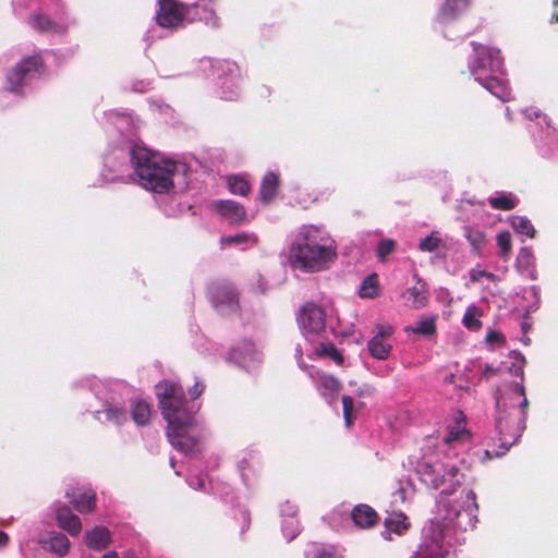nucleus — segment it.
Wrapping results in <instances>:
<instances>
[{
	"mask_svg": "<svg viewBox=\"0 0 558 558\" xmlns=\"http://www.w3.org/2000/svg\"><path fill=\"white\" fill-rule=\"evenodd\" d=\"M472 47L475 52V61L471 66L472 74L475 77L483 76L482 71L486 70L492 63L489 49L475 41L472 43Z\"/></svg>",
	"mask_w": 558,
	"mask_h": 558,
	"instance_id": "obj_21",
	"label": "nucleus"
},
{
	"mask_svg": "<svg viewBox=\"0 0 558 558\" xmlns=\"http://www.w3.org/2000/svg\"><path fill=\"white\" fill-rule=\"evenodd\" d=\"M403 296L410 302L414 308H421L427 303V295L424 286L409 288Z\"/></svg>",
	"mask_w": 558,
	"mask_h": 558,
	"instance_id": "obj_26",
	"label": "nucleus"
},
{
	"mask_svg": "<svg viewBox=\"0 0 558 558\" xmlns=\"http://www.w3.org/2000/svg\"><path fill=\"white\" fill-rule=\"evenodd\" d=\"M451 492L442 489L439 498L437 499L438 514L442 520L449 522L456 520L460 515L462 509L460 505L451 502V500L448 498Z\"/></svg>",
	"mask_w": 558,
	"mask_h": 558,
	"instance_id": "obj_18",
	"label": "nucleus"
},
{
	"mask_svg": "<svg viewBox=\"0 0 558 558\" xmlns=\"http://www.w3.org/2000/svg\"><path fill=\"white\" fill-rule=\"evenodd\" d=\"M520 375L523 376V369L522 367L519 368Z\"/></svg>",
	"mask_w": 558,
	"mask_h": 558,
	"instance_id": "obj_57",
	"label": "nucleus"
},
{
	"mask_svg": "<svg viewBox=\"0 0 558 558\" xmlns=\"http://www.w3.org/2000/svg\"><path fill=\"white\" fill-rule=\"evenodd\" d=\"M465 499L468 502H470L475 509H477L476 504V495L473 490H466L465 492Z\"/></svg>",
	"mask_w": 558,
	"mask_h": 558,
	"instance_id": "obj_46",
	"label": "nucleus"
},
{
	"mask_svg": "<svg viewBox=\"0 0 558 558\" xmlns=\"http://www.w3.org/2000/svg\"><path fill=\"white\" fill-rule=\"evenodd\" d=\"M487 343H504L505 338L502 333L496 331V330H489L485 338Z\"/></svg>",
	"mask_w": 558,
	"mask_h": 558,
	"instance_id": "obj_43",
	"label": "nucleus"
},
{
	"mask_svg": "<svg viewBox=\"0 0 558 558\" xmlns=\"http://www.w3.org/2000/svg\"><path fill=\"white\" fill-rule=\"evenodd\" d=\"M464 236L475 252H480L486 245V235L480 229L465 227Z\"/></svg>",
	"mask_w": 558,
	"mask_h": 558,
	"instance_id": "obj_29",
	"label": "nucleus"
},
{
	"mask_svg": "<svg viewBox=\"0 0 558 558\" xmlns=\"http://www.w3.org/2000/svg\"><path fill=\"white\" fill-rule=\"evenodd\" d=\"M477 81L484 88L502 101L510 98V89L506 82L496 76H476Z\"/></svg>",
	"mask_w": 558,
	"mask_h": 558,
	"instance_id": "obj_17",
	"label": "nucleus"
},
{
	"mask_svg": "<svg viewBox=\"0 0 558 558\" xmlns=\"http://www.w3.org/2000/svg\"><path fill=\"white\" fill-rule=\"evenodd\" d=\"M65 496L81 513L92 512L96 507V494L93 490L71 489L65 493Z\"/></svg>",
	"mask_w": 558,
	"mask_h": 558,
	"instance_id": "obj_14",
	"label": "nucleus"
},
{
	"mask_svg": "<svg viewBox=\"0 0 558 558\" xmlns=\"http://www.w3.org/2000/svg\"><path fill=\"white\" fill-rule=\"evenodd\" d=\"M57 521L59 526L72 536L80 534L82 531L80 518L66 506H61L57 509Z\"/></svg>",
	"mask_w": 558,
	"mask_h": 558,
	"instance_id": "obj_16",
	"label": "nucleus"
},
{
	"mask_svg": "<svg viewBox=\"0 0 558 558\" xmlns=\"http://www.w3.org/2000/svg\"><path fill=\"white\" fill-rule=\"evenodd\" d=\"M416 472L421 476L422 482L435 489H439L445 484L447 477L451 487L460 485V480L458 478L459 469L439 459L435 461L422 459V461L417 462Z\"/></svg>",
	"mask_w": 558,
	"mask_h": 558,
	"instance_id": "obj_5",
	"label": "nucleus"
},
{
	"mask_svg": "<svg viewBox=\"0 0 558 558\" xmlns=\"http://www.w3.org/2000/svg\"><path fill=\"white\" fill-rule=\"evenodd\" d=\"M105 414L108 421L121 425L128 420V414L123 409L117 407H108L105 410Z\"/></svg>",
	"mask_w": 558,
	"mask_h": 558,
	"instance_id": "obj_36",
	"label": "nucleus"
},
{
	"mask_svg": "<svg viewBox=\"0 0 558 558\" xmlns=\"http://www.w3.org/2000/svg\"><path fill=\"white\" fill-rule=\"evenodd\" d=\"M453 378H454V375H452V374H451V375H449V376H447V377H446L445 381H446L447 384H450V383H452V381H453Z\"/></svg>",
	"mask_w": 558,
	"mask_h": 558,
	"instance_id": "obj_53",
	"label": "nucleus"
},
{
	"mask_svg": "<svg viewBox=\"0 0 558 558\" xmlns=\"http://www.w3.org/2000/svg\"><path fill=\"white\" fill-rule=\"evenodd\" d=\"M440 240L434 235L425 236L420 241L418 247L423 252H434L439 246Z\"/></svg>",
	"mask_w": 558,
	"mask_h": 558,
	"instance_id": "obj_41",
	"label": "nucleus"
},
{
	"mask_svg": "<svg viewBox=\"0 0 558 558\" xmlns=\"http://www.w3.org/2000/svg\"><path fill=\"white\" fill-rule=\"evenodd\" d=\"M511 227L515 232L526 235L531 239L535 236V229L530 219L523 216H512L510 218Z\"/></svg>",
	"mask_w": 558,
	"mask_h": 558,
	"instance_id": "obj_28",
	"label": "nucleus"
},
{
	"mask_svg": "<svg viewBox=\"0 0 558 558\" xmlns=\"http://www.w3.org/2000/svg\"><path fill=\"white\" fill-rule=\"evenodd\" d=\"M553 4H554L555 7H558V0H554V1H553Z\"/></svg>",
	"mask_w": 558,
	"mask_h": 558,
	"instance_id": "obj_56",
	"label": "nucleus"
},
{
	"mask_svg": "<svg viewBox=\"0 0 558 558\" xmlns=\"http://www.w3.org/2000/svg\"><path fill=\"white\" fill-rule=\"evenodd\" d=\"M378 277L372 274L362 281L359 294L363 299H374L378 295Z\"/></svg>",
	"mask_w": 558,
	"mask_h": 558,
	"instance_id": "obj_27",
	"label": "nucleus"
},
{
	"mask_svg": "<svg viewBox=\"0 0 558 558\" xmlns=\"http://www.w3.org/2000/svg\"><path fill=\"white\" fill-rule=\"evenodd\" d=\"M497 244L500 248V256L507 257L512 248L511 234L508 231H502L497 234Z\"/></svg>",
	"mask_w": 558,
	"mask_h": 558,
	"instance_id": "obj_37",
	"label": "nucleus"
},
{
	"mask_svg": "<svg viewBox=\"0 0 558 558\" xmlns=\"http://www.w3.org/2000/svg\"><path fill=\"white\" fill-rule=\"evenodd\" d=\"M385 530L381 532L385 539L391 541L390 534H396L398 536L404 535L410 526L411 523L409 521V518L402 513H391L389 517L385 519L384 522Z\"/></svg>",
	"mask_w": 558,
	"mask_h": 558,
	"instance_id": "obj_15",
	"label": "nucleus"
},
{
	"mask_svg": "<svg viewBox=\"0 0 558 558\" xmlns=\"http://www.w3.org/2000/svg\"><path fill=\"white\" fill-rule=\"evenodd\" d=\"M123 558H136L133 553H128Z\"/></svg>",
	"mask_w": 558,
	"mask_h": 558,
	"instance_id": "obj_55",
	"label": "nucleus"
},
{
	"mask_svg": "<svg viewBox=\"0 0 558 558\" xmlns=\"http://www.w3.org/2000/svg\"><path fill=\"white\" fill-rule=\"evenodd\" d=\"M33 27L40 33L62 34L66 27L56 23L48 15L37 14L33 16Z\"/></svg>",
	"mask_w": 558,
	"mask_h": 558,
	"instance_id": "obj_22",
	"label": "nucleus"
},
{
	"mask_svg": "<svg viewBox=\"0 0 558 558\" xmlns=\"http://www.w3.org/2000/svg\"><path fill=\"white\" fill-rule=\"evenodd\" d=\"M412 331L423 336H432L436 332L435 320L432 318L422 319L415 328H412Z\"/></svg>",
	"mask_w": 558,
	"mask_h": 558,
	"instance_id": "obj_38",
	"label": "nucleus"
},
{
	"mask_svg": "<svg viewBox=\"0 0 558 558\" xmlns=\"http://www.w3.org/2000/svg\"><path fill=\"white\" fill-rule=\"evenodd\" d=\"M325 386L326 387H333V386H338V383L335 378L332 377H328L325 379Z\"/></svg>",
	"mask_w": 558,
	"mask_h": 558,
	"instance_id": "obj_50",
	"label": "nucleus"
},
{
	"mask_svg": "<svg viewBox=\"0 0 558 558\" xmlns=\"http://www.w3.org/2000/svg\"><path fill=\"white\" fill-rule=\"evenodd\" d=\"M350 515L357 529H372L379 521L376 510L366 504L356 505L351 510Z\"/></svg>",
	"mask_w": 558,
	"mask_h": 558,
	"instance_id": "obj_13",
	"label": "nucleus"
},
{
	"mask_svg": "<svg viewBox=\"0 0 558 558\" xmlns=\"http://www.w3.org/2000/svg\"><path fill=\"white\" fill-rule=\"evenodd\" d=\"M9 541V535L5 532L0 531V548L7 546Z\"/></svg>",
	"mask_w": 558,
	"mask_h": 558,
	"instance_id": "obj_48",
	"label": "nucleus"
},
{
	"mask_svg": "<svg viewBox=\"0 0 558 558\" xmlns=\"http://www.w3.org/2000/svg\"><path fill=\"white\" fill-rule=\"evenodd\" d=\"M466 417L462 412L456 420L454 425L447 427V434L442 437V442L449 445V449H459L461 445L471 441V433L465 427Z\"/></svg>",
	"mask_w": 558,
	"mask_h": 558,
	"instance_id": "obj_11",
	"label": "nucleus"
},
{
	"mask_svg": "<svg viewBox=\"0 0 558 558\" xmlns=\"http://www.w3.org/2000/svg\"><path fill=\"white\" fill-rule=\"evenodd\" d=\"M393 327L390 325H377L375 333L367 343V350L372 357L385 361L389 357L392 344Z\"/></svg>",
	"mask_w": 558,
	"mask_h": 558,
	"instance_id": "obj_10",
	"label": "nucleus"
},
{
	"mask_svg": "<svg viewBox=\"0 0 558 558\" xmlns=\"http://www.w3.org/2000/svg\"><path fill=\"white\" fill-rule=\"evenodd\" d=\"M488 203L492 208L498 210H511L517 206L518 201L507 195L490 197Z\"/></svg>",
	"mask_w": 558,
	"mask_h": 558,
	"instance_id": "obj_33",
	"label": "nucleus"
},
{
	"mask_svg": "<svg viewBox=\"0 0 558 558\" xmlns=\"http://www.w3.org/2000/svg\"><path fill=\"white\" fill-rule=\"evenodd\" d=\"M131 163L140 185L145 190L163 194L173 189V177L179 171V163L140 146L131 149Z\"/></svg>",
	"mask_w": 558,
	"mask_h": 558,
	"instance_id": "obj_3",
	"label": "nucleus"
},
{
	"mask_svg": "<svg viewBox=\"0 0 558 558\" xmlns=\"http://www.w3.org/2000/svg\"><path fill=\"white\" fill-rule=\"evenodd\" d=\"M156 388L161 413L168 422L167 435L171 445L178 451L193 452L196 441L187 435V427L192 424L193 416L186 410L182 387L165 381Z\"/></svg>",
	"mask_w": 558,
	"mask_h": 558,
	"instance_id": "obj_2",
	"label": "nucleus"
},
{
	"mask_svg": "<svg viewBox=\"0 0 558 558\" xmlns=\"http://www.w3.org/2000/svg\"><path fill=\"white\" fill-rule=\"evenodd\" d=\"M110 532L105 526H96L85 534L87 547L94 550L105 549L110 544Z\"/></svg>",
	"mask_w": 558,
	"mask_h": 558,
	"instance_id": "obj_19",
	"label": "nucleus"
},
{
	"mask_svg": "<svg viewBox=\"0 0 558 558\" xmlns=\"http://www.w3.org/2000/svg\"><path fill=\"white\" fill-rule=\"evenodd\" d=\"M101 558H119L118 553L112 550L104 555Z\"/></svg>",
	"mask_w": 558,
	"mask_h": 558,
	"instance_id": "obj_51",
	"label": "nucleus"
},
{
	"mask_svg": "<svg viewBox=\"0 0 558 558\" xmlns=\"http://www.w3.org/2000/svg\"><path fill=\"white\" fill-rule=\"evenodd\" d=\"M319 353L330 356L339 365L343 362L342 354L332 343H322Z\"/></svg>",
	"mask_w": 558,
	"mask_h": 558,
	"instance_id": "obj_40",
	"label": "nucleus"
},
{
	"mask_svg": "<svg viewBox=\"0 0 558 558\" xmlns=\"http://www.w3.org/2000/svg\"><path fill=\"white\" fill-rule=\"evenodd\" d=\"M210 14H211V25L218 26V17L216 16V14L213 11L210 12Z\"/></svg>",
	"mask_w": 558,
	"mask_h": 558,
	"instance_id": "obj_52",
	"label": "nucleus"
},
{
	"mask_svg": "<svg viewBox=\"0 0 558 558\" xmlns=\"http://www.w3.org/2000/svg\"><path fill=\"white\" fill-rule=\"evenodd\" d=\"M551 22H553V23H558V13H554V14L551 15Z\"/></svg>",
	"mask_w": 558,
	"mask_h": 558,
	"instance_id": "obj_54",
	"label": "nucleus"
},
{
	"mask_svg": "<svg viewBox=\"0 0 558 558\" xmlns=\"http://www.w3.org/2000/svg\"><path fill=\"white\" fill-rule=\"evenodd\" d=\"M482 315V312L478 307L472 305L469 306L463 315L462 323L465 328L469 330H480L482 328V323L478 317Z\"/></svg>",
	"mask_w": 558,
	"mask_h": 558,
	"instance_id": "obj_30",
	"label": "nucleus"
},
{
	"mask_svg": "<svg viewBox=\"0 0 558 558\" xmlns=\"http://www.w3.org/2000/svg\"><path fill=\"white\" fill-rule=\"evenodd\" d=\"M214 209L230 225H241L246 221V210L243 205L229 199L217 201L213 204Z\"/></svg>",
	"mask_w": 558,
	"mask_h": 558,
	"instance_id": "obj_12",
	"label": "nucleus"
},
{
	"mask_svg": "<svg viewBox=\"0 0 558 558\" xmlns=\"http://www.w3.org/2000/svg\"><path fill=\"white\" fill-rule=\"evenodd\" d=\"M497 374V369L493 366L486 364L483 369V377L486 379H489L490 377L495 376Z\"/></svg>",
	"mask_w": 558,
	"mask_h": 558,
	"instance_id": "obj_45",
	"label": "nucleus"
},
{
	"mask_svg": "<svg viewBox=\"0 0 558 558\" xmlns=\"http://www.w3.org/2000/svg\"><path fill=\"white\" fill-rule=\"evenodd\" d=\"M298 324L305 336H317L325 330L326 314L319 305L307 302L299 311Z\"/></svg>",
	"mask_w": 558,
	"mask_h": 558,
	"instance_id": "obj_9",
	"label": "nucleus"
},
{
	"mask_svg": "<svg viewBox=\"0 0 558 558\" xmlns=\"http://www.w3.org/2000/svg\"><path fill=\"white\" fill-rule=\"evenodd\" d=\"M44 60L40 53L24 57L7 74L8 88L17 92L26 81L44 71Z\"/></svg>",
	"mask_w": 558,
	"mask_h": 558,
	"instance_id": "obj_7",
	"label": "nucleus"
},
{
	"mask_svg": "<svg viewBox=\"0 0 558 558\" xmlns=\"http://www.w3.org/2000/svg\"><path fill=\"white\" fill-rule=\"evenodd\" d=\"M342 409H343V417L347 427H351L354 423L356 415L354 412V401L353 398L350 396H342Z\"/></svg>",
	"mask_w": 558,
	"mask_h": 558,
	"instance_id": "obj_34",
	"label": "nucleus"
},
{
	"mask_svg": "<svg viewBox=\"0 0 558 558\" xmlns=\"http://www.w3.org/2000/svg\"><path fill=\"white\" fill-rule=\"evenodd\" d=\"M496 408L499 412L504 411L502 408H506L507 407V402H506V399H502L498 392L496 393Z\"/></svg>",
	"mask_w": 558,
	"mask_h": 558,
	"instance_id": "obj_47",
	"label": "nucleus"
},
{
	"mask_svg": "<svg viewBox=\"0 0 558 558\" xmlns=\"http://www.w3.org/2000/svg\"><path fill=\"white\" fill-rule=\"evenodd\" d=\"M156 22L163 28H177L185 21L190 8L175 0H159Z\"/></svg>",
	"mask_w": 558,
	"mask_h": 558,
	"instance_id": "obj_8",
	"label": "nucleus"
},
{
	"mask_svg": "<svg viewBox=\"0 0 558 558\" xmlns=\"http://www.w3.org/2000/svg\"><path fill=\"white\" fill-rule=\"evenodd\" d=\"M258 238L254 233L242 232L234 235L222 236L220 244L223 246L235 245L242 250L256 245Z\"/></svg>",
	"mask_w": 558,
	"mask_h": 558,
	"instance_id": "obj_23",
	"label": "nucleus"
},
{
	"mask_svg": "<svg viewBox=\"0 0 558 558\" xmlns=\"http://www.w3.org/2000/svg\"><path fill=\"white\" fill-rule=\"evenodd\" d=\"M131 415L137 425L144 426L150 421V405L146 401L137 400L131 405Z\"/></svg>",
	"mask_w": 558,
	"mask_h": 558,
	"instance_id": "obj_24",
	"label": "nucleus"
},
{
	"mask_svg": "<svg viewBox=\"0 0 558 558\" xmlns=\"http://www.w3.org/2000/svg\"><path fill=\"white\" fill-rule=\"evenodd\" d=\"M207 294L213 306L221 314H234L241 308L240 293L231 281L213 282Z\"/></svg>",
	"mask_w": 558,
	"mask_h": 558,
	"instance_id": "obj_6",
	"label": "nucleus"
},
{
	"mask_svg": "<svg viewBox=\"0 0 558 558\" xmlns=\"http://www.w3.org/2000/svg\"><path fill=\"white\" fill-rule=\"evenodd\" d=\"M470 3V0H446L441 7V14L447 17H456L465 12Z\"/></svg>",
	"mask_w": 558,
	"mask_h": 558,
	"instance_id": "obj_25",
	"label": "nucleus"
},
{
	"mask_svg": "<svg viewBox=\"0 0 558 558\" xmlns=\"http://www.w3.org/2000/svg\"><path fill=\"white\" fill-rule=\"evenodd\" d=\"M315 558H340V555L333 546H327L319 548L315 554Z\"/></svg>",
	"mask_w": 558,
	"mask_h": 558,
	"instance_id": "obj_42",
	"label": "nucleus"
},
{
	"mask_svg": "<svg viewBox=\"0 0 558 558\" xmlns=\"http://www.w3.org/2000/svg\"><path fill=\"white\" fill-rule=\"evenodd\" d=\"M229 190L236 195L245 196L250 192V184L240 177H230L228 180Z\"/></svg>",
	"mask_w": 558,
	"mask_h": 558,
	"instance_id": "obj_35",
	"label": "nucleus"
},
{
	"mask_svg": "<svg viewBox=\"0 0 558 558\" xmlns=\"http://www.w3.org/2000/svg\"><path fill=\"white\" fill-rule=\"evenodd\" d=\"M513 401L521 399L518 408L511 405L509 417L499 415L497 417V428L500 435V448L509 450L521 437L525 428L526 413L529 409V400L525 396V388L523 384H514L512 386L511 396L508 398Z\"/></svg>",
	"mask_w": 558,
	"mask_h": 558,
	"instance_id": "obj_4",
	"label": "nucleus"
},
{
	"mask_svg": "<svg viewBox=\"0 0 558 558\" xmlns=\"http://www.w3.org/2000/svg\"><path fill=\"white\" fill-rule=\"evenodd\" d=\"M337 256L336 242L315 226H303L289 250L291 266L305 272H318L330 268Z\"/></svg>",
	"mask_w": 558,
	"mask_h": 558,
	"instance_id": "obj_1",
	"label": "nucleus"
},
{
	"mask_svg": "<svg viewBox=\"0 0 558 558\" xmlns=\"http://www.w3.org/2000/svg\"><path fill=\"white\" fill-rule=\"evenodd\" d=\"M49 547L53 553L63 556L70 548V541L64 534L56 533L49 539Z\"/></svg>",
	"mask_w": 558,
	"mask_h": 558,
	"instance_id": "obj_31",
	"label": "nucleus"
},
{
	"mask_svg": "<svg viewBox=\"0 0 558 558\" xmlns=\"http://www.w3.org/2000/svg\"><path fill=\"white\" fill-rule=\"evenodd\" d=\"M482 276L490 277L492 275L487 274L486 271H478L477 275L475 272H472L471 279H472V281H477L480 279V277H482Z\"/></svg>",
	"mask_w": 558,
	"mask_h": 558,
	"instance_id": "obj_49",
	"label": "nucleus"
},
{
	"mask_svg": "<svg viewBox=\"0 0 558 558\" xmlns=\"http://www.w3.org/2000/svg\"><path fill=\"white\" fill-rule=\"evenodd\" d=\"M534 255L530 247H522L517 256V267L521 271L529 270L534 266Z\"/></svg>",
	"mask_w": 558,
	"mask_h": 558,
	"instance_id": "obj_32",
	"label": "nucleus"
},
{
	"mask_svg": "<svg viewBox=\"0 0 558 558\" xmlns=\"http://www.w3.org/2000/svg\"><path fill=\"white\" fill-rule=\"evenodd\" d=\"M396 243L393 240L385 239L381 240L376 250L377 258L380 262H385L386 257L395 250Z\"/></svg>",
	"mask_w": 558,
	"mask_h": 558,
	"instance_id": "obj_39",
	"label": "nucleus"
},
{
	"mask_svg": "<svg viewBox=\"0 0 558 558\" xmlns=\"http://www.w3.org/2000/svg\"><path fill=\"white\" fill-rule=\"evenodd\" d=\"M205 386L202 383H195L190 389V396L192 399H197L204 392Z\"/></svg>",
	"mask_w": 558,
	"mask_h": 558,
	"instance_id": "obj_44",
	"label": "nucleus"
},
{
	"mask_svg": "<svg viewBox=\"0 0 558 558\" xmlns=\"http://www.w3.org/2000/svg\"><path fill=\"white\" fill-rule=\"evenodd\" d=\"M279 177L274 172H268L262 180L259 187V198L262 203L269 204L277 195L279 189Z\"/></svg>",
	"mask_w": 558,
	"mask_h": 558,
	"instance_id": "obj_20",
	"label": "nucleus"
}]
</instances>
